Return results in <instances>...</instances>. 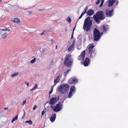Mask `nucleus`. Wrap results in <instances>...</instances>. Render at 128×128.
Here are the masks:
<instances>
[{"instance_id":"22","label":"nucleus","mask_w":128,"mask_h":128,"mask_svg":"<svg viewBox=\"0 0 128 128\" xmlns=\"http://www.w3.org/2000/svg\"><path fill=\"white\" fill-rule=\"evenodd\" d=\"M74 94V93H73V92H70L68 96V97L69 98H71V97L72 96L73 94Z\"/></svg>"},{"instance_id":"32","label":"nucleus","mask_w":128,"mask_h":128,"mask_svg":"<svg viewBox=\"0 0 128 128\" xmlns=\"http://www.w3.org/2000/svg\"><path fill=\"white\" fill-rule=\"evenodd\" d=\"M38 107V106H36V105H35L33 108V109L34 110H35L36 109V108Z\"/></svg>"},{"instance_id":"6","label":"nucleus","mask_w":128,"mask_h":128,"mask_svg":"<svg viewBox=\"0 0 128 128\" xmlns=\"http://www.w3.org/2000/svg\"><path fill=\"white\" fill-rule=\"evenodd\" d=\"M62 106L61 103L60 102H59L58 104H56V106L54 107L53 106H51L53 110L55 112H58L60 111L61 109V107L60 106Z\"/></svg>"},{"instance_id":"27","label":"nucleus","mask_w":128,"mask_h":128,"mask_svg":"<svg viewBox=\"0 0 128 128\" xmlns=\"http://www.w3.org/2000/svg\"><path fill=\"white\" fill-rule=\"evenodd\" d=\"M36 61V59L34 58L32 60L30 61V62L31 64L34 63Z\"/></svg>"},{"instance_id":"21","label":"nucleus","mask_w":128,"mask_h":128,"mask_svg":"<svg viewBox=\"0 0 128 128\" xmlns=\"http://www.w3.org/2000/svg\"><path fill=\"white\" fill-rule=\"evenodd\" d=\"M71 70L70 69L68 70L66 72L64 73V75L65 77L66 76L67 74H68Z\"/></svg>"},{"instance_id":"34","label":"nucleus","mask_w":128,"mask_h":128,"mask_svg":"<svg viewBox=\"0 0 128 128\" xmlns=\"http://www.w3.org/2000/svg\"><path fill=\"white\" fill-rule=\"evenodd\" d=\"M23 111H24V114H23V116L22 117V118H23L25 116V111H24V110H23Z\"/></svg>"},{"instance_id":"3","label":"nucleus","mask_w":128,"mask_h":128,"mask_svg":"<svg viewBox=\"0 0 128 128\" xmlns=\"http://www.w3.org/2000/svg\"><path fill=\"white\" fill-rule=\"evenodd\" d=\"M73 60L71 55L67 54L65 57L64 62V65L68 68L72 66Z\"/></svg>"},{"instance_id":"30","label":"nucleus","mask_w":128,"mask_h":128,"mask_svg":"<svg viewBox=\"0 0 128 128\" xmlns=\"http://www.w3.org/2000/svg\"><path fill=\"white\" fill-rule=\"evenodd\" d=\"M46 49L45 48H43L42 49L41 52L42 54H43L45 51Z\"/></svg>"},{"instance_id":"24","label":"nucleus","mask_w":128,"mask_h":128,"mask_svg":"<svg viewBox=\"0 0 128 128\" xmlns=\"http://www.w3.org/2000/svg\"><path fill=\"white\" fill-rule=\"evenodd\" d=\"M74 47V46H73V45H71L70 46L68 49V51L69 52L71 51L72 49Z\"/></svg>"},{"instance_id":"14","label":"nucleus","mask_w":128,"mask_h":128,"mask_svg":"<svg viewBox=\"0 0 128 128\" xmlns=\"http://www.w3.org/2000/svg\"><path fill=\"white\" fill-rule=\"evenodd\" d=\"M86 14L88 16H91L94 13V12L92 9L89 10L86 12Z\"/></svg>"},{"instance_id":"40","label":"nucleus","mask_w":128,"mask_h":128,"mask_svg":"<svg viewBox=\"0 0 128 128\" xmlns=\"http://www.w3.org/2000/svg\"><path fill=\"white\" fill-rule=\"evenodd\" d=\"M45 31H46L45 32V34H46V33L48 32H50V31L48 30H45Z\"/></svg>"},{"instance_id":"11","label":"nucleus","mask_w":128,"mask_h":128,"mask_svg":"<svg viewBox=\"0 0 128 128\" xmlns=\"http://www.w3.org/2000/svg\"><path fill=\"white\" fill-rule=\"evenodd\" d=\"M85 54V51L84 50L81 52V54L80 55L78 58V59L79 60H84V58Z\"/></svg>"},{"instance_id":"59","label":"nucleus","mask_w":128,"mask_h":128,"mask_svg":"<svg viewBox=\"0 0 128 128\" xmlns=\"http://www.w3.org/2000/svg\"><path fill=\"white\" fill-rule=\"evenodd\" d=\"M34 88H33L32 89H31L30 90V91H32V90H34Z\"/></svg>"},{"instance_id":"2","label":"nucleus","mask_w":128,"mask_h":128,"mask_svg":"<svg viewBox=\"0 0 128 128\" xmlns=\"http://www.w3.org/2000/svg\"><path fill=\"white\" fill-rule=\"evenodd\" d=\"M93 18L97 24L100 23L101 20H104L105 17L104 16L102 11H99L97 12L96 14L93 15Z\"/></svg>"},{"instance_id":"1","label":"nucleus","mask_w":128,"mask_h":128,"mask_svg":"<svg viewBox=\"0 0 128 128\" xmlns=\"http://www.w3.org/2000/svg\"><path fill=\"white\" fill-rule=\"evenodd\" d=\"M92 21L90 20V17H87L85 19L83 25V29L86 32H88L91 30Z\"/></svg>"},{"instance_id":"16","label":"nucleus","mask_w":128,"mask_h":128,"mask_svg":"<svg viewBox=\"0 0 128 128\" xmlns=\"http://www.w3.org/2000/svg\"><path fill=\"white\" fill-rule=\"evenodd\" d=\"M56 118V114H52L50 118V120L51 122H53L55 120Z\"/></svg>"},{"instance_id":"45","label":"nucleus","mask_w":128,"mask_h":128,"mask_svg":"<svg viewBox=\"0 0 128 128\" xmlns=\"http://www.w3.org/2000/svg\"><path fill=\"white\" fill-rule=\"evenodd\" d=\"M6 31H8V32H9L10 31V30L9 29L6 28Z\"/></svg>"},{"instance_id":"55","label":"nucleus","mask_w":128,"mask_h":128,"mask_svg":"<svg viewBox=\"0 0 128 128\" xmlns=\"http://www.w3.org/2000/svg\"><path fill=\"white\" fill-rule=\"evenodd\" d=\"M76 26V25L75 26V27L74 28V29H73V32H74V31L75 29Z\"/></svg>"},{"instance_id":"35","label":"nucleus","mask_w":128,"mask_h":128,"mask_svg":"<svg viewBox=\"0 0 128 128\" xmlns=\"http://www.w3.org/2000/svg\"><path fill=\"white\" fill-rule=\"evenodd\" d=\"M37 85L36 84L34 86V89H36L37 88Z\"/></svg>"},{"instance_id":"17","label":"nucleus","mask_w":128,"mask_h":128,"mask_svg":"<svg viewBox=\"0 0 128 128\" xmlns=\"http://www.w3.org/2000/svg\"><path fill=\"white\" fill-rule=\"evenodd\" d=\"M12 20V22L16 23H18L20 22V20L17 18H13Z\"/></svg>"},{"instance_id":"60","label":"nucleus","mask_w":128,"mask_h":128,"mask_svg":"<svg viewBox=\"0 0 128 128\" xmlns=\"http://www.w3.org/2000/svg\"><path fill=\"white\" fill-rule=\"evenodd\" d=\"M57 48V45L56 46V49Z\"/></svg>"},{"instance_id":"54","label":"nucleus","mask_w":128,"mask_h":128,"mask_svg":"<svg viewBox=\"0 0 128 128\" xmlns=\"http://www.w3.org/2000/svg\"><path fill=\"white\" fill-rule=\"evenodd\" d=\"M31 12H28V14H31Z\"/></svg>"},{"instance_id":"41","label":"nucleus","mask_w":128,"mask_h":128,"mask_svg":"<svg viewBox=\"0 0 128 128\" xmlns=\"http://www.w3.org/2000/svg\"><path fill=\"white\" fill-rule=\"evenodd\" d=\"M53 90H51L49 92V94H50L52 93V92Z\"/></svg>"},{"instance_id":"38","label":"nucleus","mask_w":128,"mask_h":128,"mask_svg":"<svg viewBox=\"0 0 128 128\" xmlns=\"http://www.w3.org/2000/svg\"><path fill=\"white\" fill-rule=\"evenodd\" d=\"M55 85H54V84L51 87V90H53V88H54V86Z\"/></svg>"},{"instance_id":"49","label":"nucleus","mask_w":128,"mask_h":128,"mask_svg":"<svg viewBox=\"0 0 128 128\" xmlns=\"http://www.w3.org/2000/svg\"><path fill=\"white\" fill-rule=\"evenodd\" d=\"M8 109V108H4V110H7Z\"/></svg>"},{"instance_id":"64","label":"nucleus","mask_w":128,"mask_h":128,"mask_svg":"<svg viewBox=\"0 0 128 128\" xmlns=\"http://www.w3.org/2000/svg\"><path fill=\"white\" fill-rule=\"evenodd\" d=\"M1 2V0H0V2Z\"/></svg>"},{"instance_id":"50","label":"nucleus","mask_w":128,"mask_h":128,"mask_svg":"<svg viewBox=\"0 0 128 128\" xmlns=\"http://www.w3.org/2000/svg\"><path fill=\"white\" fill-rule=\"evenodd\" d=\"M85 14V12H82V14H81L82 15V16L83 15H84Z\"/></svg>"},{"instance_id":"4","label":"nucleus","mask_w":128,"mask_h":128,"mask_svg":"<svg viewBox=\"0 0 128 128\" xmlns=\"http://www.w3.org/2000/svg\"><path fill=\"white\" fill-rule=\"evenodd\" d=\"M58 90L62 94H64L68 92L69 88V86L68 84H64L60 85L58 87Z\"/></svg>"},{"instance_id":"13","label":"nucleus","mask_w":128,"mask_h":128,"mask_svg":"<svg viewBox=\"0 0 128 128\" xmlns=\"http://www.w3.org/2000/svg\"><path fill=\"white\" fill-rule=\"evenodd\" d=\"M90 62L89 59L88 58H86L83 63L84 66H88Z\"/></svg>"},{"instance_id":"56","label":"nucleus","mask_w":128,"mask_h":128,"mask_svg":"<svg viewBox=\"0 0 128 128\" xmlns=\"http://www.w3.org/2000/svg\"><path fill=\"white\" fill-rule=\"evenodd\" d=\"M1 30L4 31H6V29H1Z\"/></svg>"},{"instance_id":"28","label":"nucleus","mask_w":128,"mask_h":128,"mask_svg":"<svg viewBox=\"0 0 128 128\" xmlns=\"http://www.w3.org/2000/svg\"><path fill=\"white\" fill-rule=\"evenodd\" d=\"M104 0H102L101 3L100 4V6H99L100 7H102V6L104 2Z\"/></svg>"},{"instance_id":"44","label":"nucleus","mask_w":128,"mask_h":128,"mask_svg":"<svg viewBox=\"0 0 128 128\" xmlns=\"http://www.w3.org/2000/svg\"><path fill=\"white\" fill-rule=\"evenodd\" d=\"M103 33H104V32H101L100 33V36H101L103 34Z\"/></svg>"},{"instance_id":"39","label":"nucleus","mask_w":128,"mask_h":128,"mask_svg":"<svg viewBox=\"0 0 128 128\" xmlns=\"http://www.w3.org/2000/svg\"><path fill=\"white\" fill-rule=\"evenodd\" d=\"M26 100L24 101H23V104H22V105L23 106L25 104H26Z\"/></svg>"},{"instance_id":"9","label":"nucleus","mask_w":128,"mask_h":128,"mask_svg":"<svg viewBox=\"0 0 128 128\" xmlns=\"http://www.w3.org/2000/svg\"><path fill=\"white\" fill-rule=\"evenodd\" d=\"M114 11L113 9L110 10H108V9H106L105 12L106 16L109 17H112L114 14Z\"/></svg>"},{"instance_id":"43","label":"nucleus","mask_w":128,"mask_h":128,"mask_svg":"<svg viewBox=\"0 0 128 128\" xmlns=\"http://www.w3.org/2000/svg\"><path fill=\"white\" fill-rule=\"evenodd\" d=\"M83 16L81 14L80 15V16L79 17V18H78V20H79Z\"/></svg>"},{"instance_id":"51","label":"nucleus","mask_w":128,"mask_h":128,"mask_svg":"<svg viewBox=\"0 0 128 128\" xmlns=\"http://www.w3.org/2000/svg\"><path fill=\"white\" fill-rule=\"evenodd\" d=\"M73 34H74V32H72V36H71V39L73 37Z\"/></svg>"},{"instance_id":"36","label":"nucleus","mask_w":128,"mask_h":128,"mask_svg":"<svg viewBox=\"0 0 128 128\" xmlns=\"http://www.w3.org/2000/svg\"><path fill=\"white\" fill-rule=\"evenodd\" d=\"M25 84L27 85L28 86L29 85V83H28L26 81L25 82Z\"/></svg>"},{"instance_id":"63","label":"nucleus","mask_w":128,"mask_h":128,"mask_svg":"<svg viewBox=\"0 0 128 128\" xmlns=\"http://www.w3.org/2000/svg\"><path fill=\"white\" fill-rule=\"evenodd\" d=\"M118 2H117V4H116V5H117L118 4Z\"/></svg>"},{"instance_id":"48","label":"nucleus","mask_w":128,"mask_h":128,"mask_svg":"<svg viewBox=\"0 0 128 128\" xmlns=\"http://www.w3.org/2000/svg\"><path fill=\"white\" fill-rule=\"evenodd\" d=\"M74 41L73 42L72 44L71 45H73V46H74Z\"/></svg>"},{"instance_id":"19","label":"nucleus","mask_w":128,"mask_h":128,"mask_svg":"<svg viewBox=\"0 0 128 128\" xmlns=\"http://www.w3.org/2000/svg\"><path fill=\"white\" fill-rule=\"evenodd\" d=\"M60 76H58L54 81V85H56V84L58 83L60 80L59 77Z\"/></svg>"},{"instance_id":"26","label":"nucleus","mask_w":128,"mask_h":128,"mask_svg":"<svg viewBox=\"0 0 128 128\" xmlns=\"http://www.w3.org/2000/svg\"><path fill=\"white\" fill-rule=\"evenodd\" d=\"M66 20L68 21L69 23H70L71 21V19L69 17H68L66 19Z\"/></svg>"},{"instance_id":"29","label":"nucleus","mask_w":128,"mask_h":128,"mask_svg":"<svg viewBox=\"0 0 128 128\" xmlns=\"http://www.w3.org/2000/svg\"><path fill=\"white\" fill-rule=\"evenodd\" d=\"M18 118V115H16L15 116H14L12 118L14 120H17Z\"/></svg>"},{"instance_id":"42","label":"nucleus","mask_w":128,"mask_h":128,"mask_svg":"<svg viewBox=\"0 0 128 128\" xmlns=\"http://www.w3.org/2000/svg\"><path fill=\"white\" fill-rule=\"evenodd\" d=\"M100 2H98V1L96 2V4H99Z\"/></svg>"},{"instance_id":"61","label":"nucleus","mask_w":128,"mask_h":128,"mask_svg":"<svg viewBox=\"0 0 128 128\" xmlns=\"http://www.w3.org/2000/svg\"><path fill=\"white\" fill-rule=\"evenodd\" d=\"M50 94H49V97H50Z\"/></svg>"},{"instance_id":"15","label":"nucleus","mask_w":128,"mask_h":128,"mask_svg":"<svg viewBox=\"0 0 128 128\" xmlns=\"http://www.w3.org/2000/svg\"><path fill=\"white\" fill-rule=\"evenodd\" d=\"M116 0H108V6H112L113 5L114 2H115Z\"/></svg>"},{"instance_id":"62","label":"nucleus","mask_w":128,"mask_h":128,"mask_svg":"<svg viewBox=\"0 0 128 128\" xmlns=\"http://www.w3.org/2000/svg\"><path fill=\"white\" fill-rule=\"evenodd\" d=\"M100 0H98V2H100Z\"/></svg>"},{"instance_id":"33","label":"nucleus","mask_w":128,"mask_h":128,"mask_svg":"<svg viewBox=\"0 0 128 128\" xmlns=\"http://www.w3.org/2000/svg\"><path fill=\"white\" fill-rule=\"evenodd\" d=\"M45 32H46V31L45 30H44L43 32H42V33H41L40 34V35H43V34H46L45 33Z\"/></svg>"},{"instance_id":"53","label":"nucleus","mask_w":128,"mask_h":128,"mask_svg":"<svg viewBox=\"0 0 128 128\" xmlns=\"http://www.w3.org/2000/svg\"><path fill=\"white\" fill-rule=\"evenodd\" d=\"M59 97H60V96H58L57 98V101L59 99Z\"/></svg>"},{"instance_id":"37","label":"nucleus","mask_w":128,"mask_h":128,"mask_svg":"<svg viewBox=\"0 0 128 128\" xmlns=\"http://www.w3.org/2000/svg\"><path fill=\"white\" fill-rule=\"evenodd\" d=\"M51 43H52V44H53L54 42V41L53 39H52L51 40Z\"/></svg>"},{"instance_id":"8","label":"nucleus","mask_w":128,"mask_h":128,"mask_svg":"<svg viewBox=\"0 0 128 128\" xmlns=\"http://www.w3.org/2000/svg\"><path fill=\"white\" fill-rule=\"evenodd\" d=\"M100 31L102 32L104 34L106 33L109 29V26L107 24H104L100 28Z\"/></svg>"},{"instance_id":"18","label":"nucleus","mask_w":128,"mask_h":128,"mask_svg":"<svg viewBox=\"0 0 128 128\" xmlns=\"http://www.w3.org/2000/svg\"><path fill=\"white\" fill-rule=\"evenodd\" d=\"M76 90V88L74 86H71L70 89V92H73V93H74Z\"/></svg>"},{"instance_id":"31","label":"nucleus","mask_w":128,"mask_h":128,"mask_svg":"<svg viewBox=\"0 0 128 128\" xmlns=\"http://www.w3.org/2000/svg\"><path fill=\"white\" fill-rule=\"evenodd\" d=\"M44 110H46L45 108L44 109V110H43L42 112V113H41V114H42L41 117H42V116L44 114V113H45V111H44Z\"/></svg>"},{"instance_id":"57","label":"nucleus","mask_w":128,"mask_h":128,"mask_svg":"<svg viewBox=\"0 0 128 128\" xmlns=\"http://www.w3.org/2000/svg\"><path fill=\"white\" fill-rule=\"evenodd\" d=\"M14 120L13 119H12V121H11V122L12 123H13V122L14 121Z\"/></svg>"},{"instance_id":"52","label":"nucleus","mask_w":128,"mask_h":128,"mask_svg":"<svg viewBox=\"0 0 128 128\" xmlns=\"http://www.w3.org/2000/svg\"><path fill=\"white\" fill-rule=\"evenodd\" d=\"M87 11V10H86V9H84V12H85L86 13V12Z\"/></svg>"},{"instance_id":"7","label":"nucleus","mask_w":128,"mask_h":128,"mask_svg":"<svg viewBox=\"0 0 128 128\" xmlns=\"http://www.w3.org/2000/svg\"><path fill=\"white\" fill-rule=\"evenodd\" d=\"M94 47V46L92 44H91L90 46L88 48L89 52V53L90 54V56L92 58L95 56L96 54L94 51L93 50Z\"/></svg>"},{"instance_id":"10","label":"nucleus","mask_w":128,"mask_h":128,"mask_svg":"<svg viewBox=\"0 0 128 128\" xmlns=\"http://www.w3.org/2000/svg\"><path fill=\"white\" fill-rule=\"evenodd\" d=\"M57 101V98L54 97L51 98L49 101L50 104L52 106L55 104Z\"/></svg>"},{"instance_id":"23","label":"nucleus","mask_w":128,"mask_h":128,"mask_svg":"<svg viewBox=\"0 0 128 128\" xmlns=\"http://www.w3.org/2000/svg\"><path fill=\"white\" fill-rule=\"evenodd\" d=\"M7 32H5L4 33L2 34V38H5L7 36Z\"/></svg>"},{"instance_id":"5","label":"nucleus","mask_w":128,"mask_h":128,"mask_svg":"<svg viewBox=\"0 0 128 128\" xmlns=\"http://www.w3.org/2000/svg\"><path fill=\"white\" fill-rule=\"evenodd\" d=\"M93 34L94 40L95 41H98L101 37L99 30L96 28L94 29Z\"/></svg>"},{"instance_id":"25","label":"nucleus","mask_w":128,"mask_h":128,"mask_svg":"<svg viewBox=\"0 0 128 128\" xmlns=\"http://www.w3.org/2000/svg\"><path fill=\"white\" fill-rule=\"evenodd\" d=\"M25 122L26 123H28L30 124H32V121L30 120L29 121H25Z\"/></svg>"},{"instance_id":"46","label":"nucleus","mask_w":128,"mask_h":128,"mask_svg":"<svg viewBox=\"0 0 128 128\" xmlns=\"http://www.w3.org/2000/svg\"><path fill=\"white\" fill-rule=\"evenodd\" d=\"M88 9V6H87L86 7V8H85V9H86V10H87Z\"/></svg>"},{"instance_id":"20","label":"nucleus","mask_w":128,"mask_h":128,"mask_svg":"<svg viewBox=\"0 0 128 128\" xmlns=\"http://www.w3.org/2000/svg\"><path fill=\"white\" fill-rule=\"evenodd\" d=\"M18 74V72H14L13 74L11 75V77L12 78L13 77H16Z\"/></svg>"},{"instance_id":"12","label":"nucleus","mask_w":128,"mask_h":128,"mask_svg":"<svg viewBox=\"0 0 128 128\" xmlns=\"http://www.w3.org/2000/svg\"><path fill=\"white\" fill-rule=\"evenodd\" d=\"M77 79L75 77H73L69 79L68 82L69 84L75 83L77 82Z\"/></svg>"},{"instance_id":"47","label":"nucleus","mask_w":128,"mask_h":128,"mask_svg":"<svg viewBox=\"0 0 128 128\" xmlns=\"http://www.w3.org/2000/svg\"><path fill=\"white\" fill-rule=\"evenodd\" d=\"M43 9H39V10H38V11H43Z\"/></svg>"},{"instance_id":"58","label":"nucleus","mask_w":128,"mask_h":128,"mask_svg":"<svg viewBox=\"0 0 128 128\" xmlns=\"http://www.w3.org/2000/svg\"><path fill=\"white\" fill-rule=\"evenodd\" d=\"M65 30L66 32L68 30L66 28H65Z\"/></svg>"}]
</instances>
